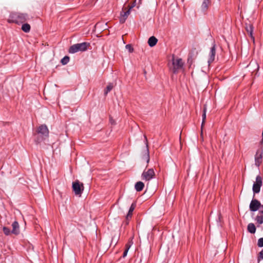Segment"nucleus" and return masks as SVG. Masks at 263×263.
<instances>
[{
    "label": "nucleus",
    "instance_id": "obj_21",
    "mask_svg": "<svg viewBox=\"0 0 263 263\" xmlns=\"http://www.w3.org/2000/svg\"><path fill=\"white\" fill-rule=\"evenodd\" d=\"M114 85L112 83H109L107 86L106 89L104 90V95L106 96L109 92L113 88Z\"/></svg>",
    "mask_w": 263,
    "mask_h": 263
},
{
    "label": "nucleus",
    "instance_id": "obj_26",
    "mask_svg": "<svg viewBox=\"0 0 263 263\" xmlns=\"http://www.w3.org/2000/svg\"><path fill=\"white\" fill-rule=\"evenodd\" d=\"M263 259V249L259 253L258 256V261H260Z\"/></svg>",
    "mask_w": 263,
    "mask_h": 263
},
{
    "label": "nucleus",
    "instance_id": "obj_17",
    "mask_svg": "<svg viewBox=\"0 0 263 263\" xmlns=\"http://www.w3.org/2000/svg\"><path fill=\"white\" fill-rule=\"evenodd\" d=\"M206 106H204V108H203V114H202V124H201V136L202 135V128H203V125L205 122V120H206Z\"/></svg>",
    "mask_w": 263,
    "mask_h": 263
},
{
    "label": "nucleus",
    "instance_id": "obj_5",
    "mask_svg": "<svg viewBox=\"0 0 263 263\" xmlns=\"http://www.w3.org/2000/svg\"><path fill=\"white\" fill-rule=\"evenodd\" d=\"M133 6L124 7L120 13V23H124L130 13V9Z\"/></svg>",
    "mask_w": 263,
    "mask_h": 263
},
{
    "label": "nucleus",
    "instance_id": "obj_31",
    "mask_svg": "<svg viewBox=\"0 0 263 263\" xmlns=\"http://www.w3.org/2000/svg\"><path fill=\"white\" fill-rule=\"evenodd\" d=\"M128 250L129 249H127L126 248H125V250H124V251L123 252V257H125L127 255V254Z\"/></svg>",
    "mask_w": 263,
    "mask_h": 263
},
{
    "label": "nucleus",
    "instance_id": "obj_18",
    "mask_svg": "<svg viewBox=\"0 0 263 263\" xmlns=\"http://www.w3.org/2000/svg\"><path fill=\"white\" fill-rule=\"evenodd\" d=\"M247 229L248 231L252 234H254L256 232V227L252 223H250L248 225Z\"/></svg>",
    "mask_w": 263,
    "mask_h": 263
},
{
    "label": "nucleus",
    "instance_id": "obj_29",
    "mask_svg": "<svg viewBox=\"0 0 263 263\" xmlns=\"http://www.w3.org/2000/svg\"><path fill=\"white\" fill-rule=\"evenodd\" d=\"M133 244L132 240L129 241L126 245H125V248L127 249H129L130 248L132 245Z\"/></svg>",
    "mask_w": 263,
    "mask_h": 263
},
{
    "label": "nucleus",
    "instance_id": "obj_16",
    "mask_svg": "<svg viewBox=\"0 0 263 263\" xmlns=\"http://www.w3.org/2000/svg\"><path fill=\"white\" fill-rule=\"evenodd\" d=\"M144 187V184L141 181L137 182L135 185V188L137 192L141 191Z\"/></svg>",
    "mask_w": 263,
    "mask_h": 263
},
{
    "label": "nucleus",
    "instance_id": "obj_22",
    "mask_svg": "<svg viewBox=\"0 0 263 263\" xmlns=\"http://www.w3.org/2000/svg\"><path fill=\"white\" fill-rule=\"evenodd\" d=\"M246 30L248 33L249 34L250 37L254 40V38L253 36V27L252 25H249V26L246 27Z\"/></svg>",
    "mask_w": 263,
    "mask_h": 263
},
{
    "label": "nucleus",
    "instance_id": "obj_30",
    "mask_svg": "<svg viewBox=\"0 0 263 263\" xmlns=\"http://www.w3.org/2000/svg\"><path fill=\"white\" fill-rule=\"evenodd\" d=\"M133 244L132 240L129 241L126 245H125V248L127 249H129L130 248L132 245Z\"/></svg>",
    "mask_w": 263,
    "mask_h": 263
},
{
    "label": "nucleus",
    "instance_id": "obj_11",
    "mask_svg": "<svg viewBox=\"0 0 263 263\" xmlns=\"http://www.w3.org/2000/svg\"><path fill=\"white\" fill-rule=\"evenodd\" d=\"M216 54V45L214 42L212 47L211 48L210 52L209 53V58L208 60V63L210 64L215 60V57Z\"/></svg>",
    "mask_w": 263,
    "mask_h": 263
},
{
    "label": "nucleus",
    "instance_id": "obj_33",
    "mask_svg": "<svg viewBox=\"0 0 263 263\" xmlns=\"http://www.w3.org/2000/svg\"><path fill=\"white\" fill-rule=\"evenodd\" d=\"M140 1H141V0H139Z\"/></svg>",
    "mask_w": 263,
    "mask_h": 263
},
{
    "label": "nucleus",
    "instance_id": "obj_28",
    "mask_svg": "<svg viewBox=\"0 0 263 263\" xmlns=\"http://www.w3.org/2000/svg\"><path fill=\"white\" fill-rule=\"evenodd\" d=\"M257 245L259 247H263V238H260L258 240Z\"/></svg>",
    "mask_w": 263,
    "mask_h": 263
},
{
    "label": "nucleus",
    "instance_id": "obj_14",
    "mask_svg": "<svg viewBox=\"0 0 263 263\" xmlns=\"http://www.w3.org/2000/svg\"><path fill=\"white\" fill-rule=\"evenodd\" d=\"M211 4V0H203L201 8V10L203 12H206L209 6Z\"/></svg>",
    "mask_w": 263,
    "mask_h": 263
},
{
    "label": "nucleus",
    "instance_id": "obj_7",
    "mask_svg": "<svg viewBox=\"0 0 263 263\" xmlns=\"http://www.w3.org/2000/svg\"><path fill=\"white\" fill-rule=\"evenodd\" d=\"M155 176V173L153 168H149L147 171H144L142 174V178L143 180L149 181L153 179Z\"/></svg>",
    "mask_w": 263,
    "mask_h": 263
},
{
    "label": "nucleus",
    "instance_id": "obj_10",
    "mask_svg": "<svg viewBox=\"0 0 263 263\" xmlns=\"http://www.w3.org/2000/svg\"><path fill=\"white\" fill-rule=\"evenodd\" d=\"M263 150L259 149L257 151L255 156V165L259 166L262 162Z\"/></svg>",
    "mask_w": 263,
    "mask_h": 263
},
{
    "label": "nucleus",
    "instance_id": "obj_23",
    "mask_svg": "<svg viewBox=\"0 0 263 263\" xmlns=\"http://www.w3.org/2000/svg\"><path fill=\"white\" fill-rule=\"evenodd\" d=\"M3 231L4 233L7 235H10L11 234H12L11 231H10V229L6 227H4L3 228Z\"/></svg>",
    "mask_w": 263,
    "mask_h": 263
},
{
    "label": "nucleus",
    "instance_id": "obj_9",
    "mask_svg": "<svg viewBox=\"0 0 263 263\" xmlns=\"http://www.w3.org/2000/svg\"><path fill=\"white\" fill-rule=\"evenodd\" d=\"M260 202L257 199H252L250 204V210L252 212L257 211L261 206Z\"/></svg>",
    "mask_w": 263,
    "mask_h": 263
},
{
    "label": "nucleus",
    "instance_id": "obj_1",
    "mask_svg": "<svg viewBox=\"0 0 263 263\" xmlns=\"http://www.w3.org/2000/svg\"><path fill=\"white\" fill-rule=\"evenodd\" d=\"M28 19V15L27 13L14 12L10 13L7 22L9 23L20 24L25 22Z\"/></svg>",
    "mask_w": 263,
    "mask_h": 263
},
{
    "label": "nucleus",
    "instance_id": "obj_27",
    "mask_svg": "<svg viewBox=\"0 0 263 263\" xmlns=\"http://www.w3.org/2000/svg\"><path fill=\"white\" fill-rule=\"evenodd\" d=\"M125 48H126V49H127L129 50V52H133L134 51V49L130 44L126 45L125 46Z\"/></svg>",
    "mask_w": 263,
    "mask_h": 263
},
{
    "label": "nucleus",
    "instance_id": "obj_25",
    "mask_svg": "<svg viewBox=\"0 0 263 263\" xmlns=\"http://www.w3.org/2000/svg\"><path fill=\"white\" fill-rule=\"evenodd\" d=\"M69 61V57L68 56L64 57L62 60H61V63L63 65H66L68 63Z\"/></svg>",
    "mask_w": 263,
    "mask_h": 263
},
{
    "label": "nucleus",
    "instance_id": "obj_4",
    "mask_svg": "<svg viewBox=\"0 0 263 263\" xmlns=\"http://www.w3.org/2000/svg\"><path fill=\"white\" fill-rule=\"evenodd\" d=\"M72 190L76 195L81 196L84 191V185L79 180H76L72 182Z\"/></svg>",
    "mask_w": 263,
    "mask_h": 263
},
{
    "label": "nucleus",
    "instance_id": "obj_2",
    "mask_svg": "<svg viewBox=\"0 0 263 263\" xmlns=\"http://www.w3.org/2000/svg\"><path fill=\"white\" fill-rule=\"evenodd\" d=\"M90 46V43L88 42H83L77 43L71 46L68 50L70 53H74L78 52H83L87 50Z\"/></svg>",
    "mask_w": 263,
    "mask_h": 263
},
{
    "label": "nucleus",
    "instance_id": "obj_13",
    "mask_svg": "<svg viewBox=\"0 0 263 263\" xmlns=\"http://www.w3.org/2000/svg\"><path fill=\"white\" fill-rule=\"evenodd\" d=\"M12 234L15 235H18L20 233V226L17 221H14L12 224Z\"/></svg>",
    "mask_w": 263,
    "mask_h": 263
},
{
    "label": "nucleus",
    "instance_id": "obj_24",
    "mask_svg": "<svg viewBox=\"0 0 263 263\" xmlns=\"http://www.w3.org/2000/svg\"><path fill=\"white\" fill-rule=\"evenodd\" d=\"M144 138L145 139V141H146V152H147V156H146V161L148 163L149 161V152H148V145H147V137L146 136H144Z\"/></svg>",
    "mask_w": 263,
    "mask_h": 263
},
{
    "label": "nucleus",
    "instance_id": "obj_19",
    "mask_svg": "<svg viewBox=\"0 0 263 263\" xmlns=\"http://www.w3.org/2000/svg\"><path fill=\"white\" fill-rule=\"evenodd\" d=\"M21 28L24 32L28 33L30 31L31 27L29 24L25 23L22 25Z\"/></svg>",
    "mask_w": 263,
    "mask_h": 263
},
{
    "label": "nucleus",
    "instance_id": "obj_32",
    "mask_svg": "<svg viewBox=\"0 0 263 263\" xmlns=\"http://www.w3.org/2000/svg\"><path fill=\"white\" fill-rule=\"evenodd\" d=\"M255 64H256V67H257L256 69L258 70L259 69V66H258V65L257 63H255Z\"/></svg>",
    "mask_w": 263,
    "mask_h": 263
},
{
    "label": "nucleus",
    "instance_id": "obj_8",
    "mask_svg": "<svg viewBox=\"0 0 263 263\" xmlns=\"http://www.w3.org/2000/svg\"><path fill=\"white\" fill-rule=\"evenodd\" d=\"M37 132L38 134L41 135L43 139L48 137L49 130L46 125H41L40 126L37 128Z\"/></svg>",
    "mask_w": 263,
    "mask_h": 263
},
{
    "label": "nucleus",
    "instance_id": "obj_15",
    "mask_svg": "<svg viewBox=\"0 0 263 263\" xmlns=\"http://www.w3.org/2000/svg\"><path fill=\"white\" fill-rule=\"evenodd\" d=\"M158 42V40L154 36L150 37L148 40V44L149 46L153 47L155 46Z\"/></svg>",
    "mask_w": 263,
    "mask_h": 263
},
{
    "label": "nucleus",
    "instance_id": "obj_6",
    "mask_svg": "<svg viewBox=\"0 0 263 263\" xmlns=\"http://www.w3.org/2000/svg\"><path fill=\"white\" fill-rule=\"evenodd\" d=\"M262 184V179L261 176H257L256 177V181L253 185V191L254 194L258 193L260 192V187Z\"/></svg>",
    "mask_w": 263,
    "mask_h": 263
},
{
    "label": "nucleus",
    "instance_id": "obj_20",
    "mask_svg": "<svg viewBox=\"0 0 263 263\" xmlns=\"http://www.w3.org/2000/svg\"><path fill=\"white\" fill-rule=\"evenodd\" d=\"M260 213H261L260 215H257L256 217V220L259 224H262L263 223V211H259Z\"/></svg>",
    "mask_w": 263,
    "mask_h": 263
},
{
    "label": "nucleus",
    "instance_id": "obj_12",
    "mask_svg": "<svg viewBox=\"0 0 263 263\" xmlns=\"http://www.w3.org/2000/svg\"><path fill=\"white\" fill-rule=\"evenodd\" d=\"M136 203H133L129 208V210L128 211V212L126 216V219H125V225H128V222H129V220L131 219L132 217V215H133V212L134 211V210H135V208H136Z\"/></svg>",
    "mask_w": 263,
    "mask_h": 263
},
{
    "label": "nucleus",
    "instance_id": "obj_3",
    "mask_svg": "<svg viewBox=\"0 0 263 263\" xmlns=\"http://www.w3.org/2000/svg\"><path fill=\"white\" fill-rule=\"evenodd\" d=\"M183 64L184 63L181 59L173 58L172 62L173 66L171 69L174 73H176L183 68Z\"/></svg>",
    "mask_w": 263,
    "mask_h": 263
}]
</instances>
